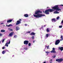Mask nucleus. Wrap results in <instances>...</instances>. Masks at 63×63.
<instances>
[{"instance_id":"obj_1","label":"nucleus","mask_w":63,"mask_h":63,"mask_svg":"<svg viewBox=\"0 0 63 63\" xmlns=\"http://www.w3.org/2000/svg\"><path fill=\"white\" fill-rule=\"evenodd\" d=\"M39 13H42V12L40 10L37 11L35 12V15H33V16L36 18H39V17H41L42 16H45V15L41 14H39Z\"/></svg>"},{"instance_id":"obj_2","label":"nucleus","mask_w":63,"mask_h":63,"mask_svg":"<svg viewBox=\"0 0 63 63\" xmlns=\"http://www.w3.org/2000/svg\"><path fill=\"white\" fill-rule=\"evenodd\" d=\"M53 9L56 10V11H61V9H59L58 5H55L52 8Z\"/></svg>"},{"instance_id":"obj_3","label":"nucleus","mask_w":63,"mask_h":63,"mask_svg":"<svg viewBox=\"0 0 63 63\" xmlns=\"http://www.w3.org/2000/svg\"><path fill=\"white\" fill-rule=\"evenodd\" d=\"M22 20L21 19H19V20H18L17 21L16 23V25H17L20 24L21 23V21Z\"/></svg>"},{"instance_id":"obj_4","label":"nucleus","mask_w":63,"mask_h":63,"mask_svg":"<svg viewBox=\"0 0 63 63\" xmlns=\"http://www.w3.org/2000/svg\"><path fill=\"white\" fill-rule=\"evenodd\" d=\"M63 59H56V61L57 62H58L59 63L63 61Z\"/></svg>"},{"instance_id":"obj_5","label":"nucleus","mask_w":63,"mask_h":63,"mask_svg":"<svg viewBox=\"0 0 63 63\" xmlns=\"http://www.w3.org/2000/svg\"><path fill=\"white\" fill-rule=\"evenodd\" d=\"M60 40H57L55 42V45H58L60 43Z\"/></svg>"},{"instance_id":"obj_6","label":"nucleus","mask_w":63,"mask_h":63,"mask_svg":"<svg viewBox=\"0 0 63 63\" xmlns=\"http://www.w3.org/2000/svg\"><path fill=\"white\" fill-rule=\"evenodd\" d=\"M29 43V41L27 40H25L24 42V45H27Z\"/></svg>"},{"instance_id":"obj_7","label":"nucleus","mask_w":63,"mask_h":63,"mask_svg":"<svg viewBox=\"0 0 63 63\" xmlns=\"http://www.w3.org/2000/svg\"><path fill=\"white\" fill-rule=\"evenodd\" d=\"M45 14H46V15H49V12L48 9L46 10L45 11Z\"/></svg>"},{"instance_id":"obj_8","label":"nucleus","mask_w":63,"mask_h":63,"mask_svg":"<svg viewBox=\"0 0 63 63\" xmlns=\"http://www.w3.org/2000/svg\"><path fill=\"white\" fill-rule=\"evenodd\" d=\"M51 53H56V52L55 51V48H53L52 50L51 51Z\"/></svg>"},{"instance_id":"obj_9","label":"nucleus","mask_w":63,"mask_h":63,"mask_svg":"<svg viewBox=\"0 0 63 63\" xmlns=\"http://www.w3.org/2000/svg\"><path fill=\"white\" fill-rule=\"evenodd\" d=\"M48 10L49 11V12H50V13L51 12H52L53 11H54L55 10L54 9H48Z\"/></svg>"},{"instance_id":"obj_10","label":"nucleus","mask_w":63,"mask_h":63,"mask_svg":"<svg viewBox=\"0 0 63 63\" xmlns=\"http://www.w3.org/2000/svg\"><path fill=\"white\" fill-rule=\"evenodd\" d=\"M51 21L53 22H56V20L55 19V18H53L52 19Z\"/></svg>"},{"instance_id":"obj_11","label":"nucleus","mask_w":63,"mask_h":63,"mask_svg":"<svg viewBox=\"0 0 63 63\" xmlns=\"http://www.w3.org/2000/svg\"><path fill=\"white\" fill-rule=\"evenodd\" d=\"M13 34H14V32H12L10 34H9V36L10 37H12Z\"/></svg>"},{"instance_id":"obj_12","label":"nucleus","mask_w":63,"mask_h":63,"mask_svg":"<svg viewBox=\"0 0 63 63\" xmlns=\"http://www.w3.org/2000/svg\"><path fill=\"white\" fill-rule=\"evenodd\" d=\"M12 21V20L10 19L7 21V23H10V22H11Z\"/></svg>"},{"instance_id":"obj_13","label":"nucleus","mask_w":63,"mask_h":63,"mask_svg":"<svg viewBox=\"0 0 63 63\" xmlns=\"http://www.w3.org/2000/svg\"><path fill=\"white\" fill-rule=\"evenodd\" d=\"M19 28L17 26L16 27V31H18V30H19Z\"/></svg>"},{"instance_id":"obj_14","label":"nucleus","mask_w":63,"mask_h":63,"mask_svg":"<svg viewBox=\"0 0 63 63\" xmlns=\"http://www.w3.org/2000/svg\"><path fill=\"white\" fill-rule=\"evenodd\" d=\"M30 35H32V36H34V35H35V33L34 32H32L30 34Z\"/></svg>"},{"instance_id":"obj_15","label":"nucleus","mask_w":63,"mask_h":63,"mask_svg":"<svg viewBox=\"0 0 63 63\" xmlns=\"http://www.w3.org/2000/svg\"><path fill=\"white\" fill-rule=\"evenodd\" d=\"M59 49H60L61 51H62V50H63V47H60Z\"/></svg>"},{"instance_id":"obj_16","label":"nucleus","mask_w":63,"mask_h":63,"mask_svg":"<svg viewBox=\"0 0 63 63\" xmlns=\"http://www.w3.org/2000/svg\"><path fill=\"white\" fill-rule=\"evenodd\" d=\"M24 16L25 17H28V15L27 14H24Z\"/></svg>"},{"instance_id":"obj_17","label":"nucleus","mask_w":63,"mask_h":63,"mask_svg":"<svg viewBox=\"0 0 63 63\" xmlns=\"http://www.w3.org/2000/svg\"><path fill=\"white\" fill-rule=\"evenodd\" d=\"M61 39H60V41H63V36L62 35L61 36Z\"/></svg>"},{"instance_id":"obj_18","label":"nucleus","mask_w":63,"mask_h":63,"mask_svg":"<svg viewBox=\"0 0 63 63\" xmlns=\"http://www.w3.org/2000/svg\"><path fill=\"white\" fill-rule=\"evenodd\" d=\"M54 14H59V12H57V11H54Z\"/></svg>"},{"instance_id":"obj_19","label":"nucleus","mask_w":63,"mask_h":63,"mask_svg":"<svg viewBox=\"0 0 63 63\" xmlns=\"http://www.w3.org/2000/svg\"><path fill=\"white\" fill-rule=\"evenodd\" d=\"M6 26H7V27H9V26H13V25H12V24H10L9 25H6Z\"/></svg>"},{"instance_id":"obj_20","label":"nucleus","mask_w":63,"mask_h":63,"mask_svg":"<svg viewBox=\"0 0 63 63\" xmlns=\"http://www.w3.org/2000/svg\"><path fill=\"white\" fill-rule=\"evenodd\" d=\"M6 52V51L5 50H3L2 51V54H5V53Z\"/></svg>"},{"instance_id":"obj_21","label":"nucleus","mask_w":63,"mask_h":63,"mask_svg":"<svg viewBox=\"0 0 63 63\" xmlns=\"http://www.w3.org/2000/svg\"><path fill=\"white\" fill-rule=\"evenodd\" d=\"M8 43H7L5 45V46H6L7 47H8Z\"/></svg>"},{"instance_id":"obj_22","label":"nucleus","mask_w":63,"mask_h":63,"mask_svg":"<svg viewBox=\"0 0 63 63\" xmlns=\"http://www.w3.org/2000/svg\"><path fill=\"white\" fill-rule=\"evenodd\" d=\"M5 30H1L0 31V32H5Z\"/></svg>"},{"instance_id":"obj_23","label":"nucleus","mask_w":63,"mask_h":63,"mask_svg":"<svg viewBox=\"0 0 63 63\" xmlns=\"http://www.w3.org/2000/svg\"><path fill=\"white\" fill-rule=\"evenodd\" d=\"M48 36H49V35H48V34H47L46 35V38H48Z\"/></svg>"},{"instance_id":"obj_24","label":"nucleus","mask_w":63,"mask_h":63,"mask_svg":"<svg viewBox=\"0 0 63 63\" xmlns=\"http://www.w3.org/2000/svg\"><path fill=\"white\" fill-rule=\"evenodd\" d=\"M8 29V30H10V31H13V29H10V28H9Z\"/></svg>"},{"instance_id":"obj_25","label":"nucleus","mask_w":63,"mask_h":63,"mask_svg":"<svg viewBox=\"0 0 63 63\" xmlns=\"http://www.w3.org/2000/svg\"><path fill=\"white\" fill-rule=\"evenodd\" d=\"M6 40L5 39H3V40H2V43H4V41H5V40Z\"/></svg>"},{"instance_id":"obj_26","label":"nucleus","mask_w":63,"mask_h":63,"mask_svg":"<svg viewBox=\"0 0 63 63\" xmlns=\"http://www.w3.org/2000/svg\"><path fill=\"white\" fill-rule=\"evenodd\" d=\"M17 37V35H15L14 37V38H16Z\"/></svg>"},{"instance_id":"obj_27","label":"nucleus","mask_w":63,"mask_h":63,"mask_svg":"<svg viewBox=\"0 0 63 63\" xmlns=\"http://www.w3.org/2000/svg\"><path fill=\"white\" fill-rule=\"evenodd\" d=\"M31 44L30 43H29L28 44V46L30 47L31 46Z\"/></svg>"},{"instance_id":"obj_28","label":"nucleus","mask_w":63,"mask_h":63,"mask_svg":"<svg viewBox=\"0 0 63 63\" xmlns=\"http://www.w3.org/2000/svg\"><path fill=\"white\" fill-rule=\"evenodd\" d=\"M47 32H49V30L48 28H47Z\"/></svg>"},{"instance_id":"obj_29","label":"nucleus","mask_w":63,"mask_h":63,"mask_svg":"<svg viewBox=\"0 0 63 63\" xmlns=\"http://www.w3.org/2000/svg\"><path fill=\"white\" fill-rule=\"evenodd\" d=\"M59 28H62V26L61 25V26H59Z\"/></svg>"},{"instance_id":"obj_30","label":"nucleus","mask_w":63,"mask_h":63,"mask_svg":"<svg viewBox=\"0 0 63 63\" xmlns=\"http://www.w3.org/2000/svg\"><path fill=\"white\" fill-rule=\"evenodd\" d=\"M56 18H57V19H58L59 18V16H58Z\"/></svg>"},{"instance_id":"obj_31","label":"nucleus","mask_w":63,"mask_h":63,"mask_svg":"<svg viewBox=\"0 0 63 63\" xmlns=\"http://www.w3.org/2000/svg\"><path fill=\"white\" fill-rule=\"evenodd\" d=\"M32 39H34V36H33L32 37Z\"/></svg>"},{"instance_id":"obj_32","label":"nucleus","mask_w":63,"mask_h":63,"mask_svg":"<svg viewBox=\"0 0 63 63\" xmlns=\"http://www.w3.org/2000/svg\"><path fill=\"white\" fill-rule=\"evenodd\" d=\"M2 35H3V34L0 33V36H2Z\"/></svg>"},{"instance_id":"obj_33","label":"nucleus","mask_w":63,"mask_h":63,"mask_svg":"<svg viewBox=\"0 0 63 63\" xmlns=\"http://www.w3.org/2000/svg\"><path fill=\"white\" fill-rule=\"evenodd\" d=\"M49 46H48L47 47V49H48L49 48H48V47H49Z\"/></svg>"},{"instance_id":"obj_34","label":"nucleus","mask_w":63,"mask_h":63,"mask_svg":"<svg viewBox=\"0 0 63 63\" xmlns=\"http://www.w3.org/2000/svg\"><path fill=\"white\" fill-rule=\"evenodd\" d=\"M24 49H26V50H27V48H26V47H25L24 48Z\"/></svg>"},{"instance_id":"obj_35","label":"nucleus","mask_w":63,"mask_h":63,"mask_svg":"<svg viewBox=\"0 0 63 63\" xmlns=\"http://www.w3.org/2000/svg\"><path fill=\"white\" fill-rule=\"evenodd\" d=\"M56 57V56H55V55L53 57V58H55Z\"/></svg>"},{"instance_id":"obj_36","label":"nucleus","mask_w":63,"mask_h":63,"mask_svg":"<svg viewBox=\"0 0 63 63\" xmlns=\"http://www.w3.org/2000/svg\"><path fill=\"white\" fill-rule=\"evenodd\" d=\"M2 49H5V47H2Z\"/></svg>"},{"instance_id":"obj_37","label":"nucleus","mask_w":63,"mask_h":63,"mask_svg":"<svg viewBox=\"0 0 63 63\" xmlns=\"http://www.w3.org/2000/svg\"><path fill=\"white\" fill-rule=\"evenodd\" d=\"M45 52L46 53H49V52H48L46 51V52Z\"/></svg>"},{"instance_id":"obj_38","label":"nucleus","mask_w":63,"mask_h":63,"mask_svg":"<svg viewBox=\"0 0 63 63\" xmlns=\"http://www.w3.org/2000/svg\"><path fill=\"white\" fill-rule=\"evenodd\" d=\"M6 51H7V52H9V50H6Z\"/></svg>"},{"instance_id":"obj_39","label":"nucleus","mask_w":63,"mask_h":63,"mask_svg":"<svg viewBox=\"0 0 63 63\" xmlns=\"http://www.w3.org/2000/svg\"><path fill=\"white\" fill-rule=\"evenodd\" d=\"M25 26H26L27 25V24H25Z\"/></svg>"},{"instance_id":"obj_40","label":"nucleus","mask_w":63,"mask_h":63,"mask_svg":"<svg viewBox=\"0 0 63 63\" xmlns=\"http://www.w3.org/2000/svg\"><path fill=\"white\" fill-rule=\"evenodd\" d=\"M61 23H62L63 24V20L62 21V22H61Z\"/></svg>"},{"instance_id":"obj_41","label":"nucleus","mask_w":63,"mask_h":63,"mask_svg":"<svg viewBox=\"0 0 63 63\" xmlns=\"http://www.w3.org/2000/svg\"><path fill=\"white\" fill-rule=\"evenodd\" d=\"M10 44V40L9 41L8 43V44Z\"/></svg>"},{"instance_id":"obj_42","label":"nucleus","mask_w":63,"mask_h":63,"mask_svg":"<svg viewBox=\"0 0 63 63\" xmlns=\"http://www.w3.org/2000/svg\"><path fill=\"white\" fill-rule=\"evenodd\" d=\"M27 33H30V32H27Z\"/></svg>"},{"instance_id":"obj_43","label":"nucleus","mask_w":63,"mask_h":63,"mask_svg":"<svg viewBox=\"0 0 63 63\" xmlns=\"http://www.w3.org/2000/svg\"><path fill=\"white\" fill-rule=\"evenodd\" d=\"M52 59H51L50 60V61H52Z\"/></svg>"},{"instance_id":"obj_44","label":"nucleus","mask_w":63,"mask_h":63,"mask_svg":"<svg viewBox=\"0 0 63 63\" xmlns=\"http://www.w3.org/2000/svg\"><path fill=\"white\" fill-rule=\"evenodd\" d=\"M52 63V62L51 61H50V63Z\"/></svg>"},{"instance_id":"obj_45","label":"nucleus","mask_w":63,"mask_h":63,"mask_svg":"<svg viewBox=\"0 0 63 63\" xmlns=\"http://www.w3.org/2000/svg\"><path fill=\"white\" fill-rule=\"evenodd\" d=\"M43 12L44 13H45V11H43Z\"/></svg>"},{"instance_id":"obj_46","label":"nucleus","mask_w":63,"mask_h":63,"mask_svg":"<svg viewBox=\"0 0 63 63\" xmlns=\"http://www.w3.org/2000/svg\"><path fill=\"white\" fill-rule=\"evenodd\" d=\"M35 42V41H33V43H34Z\"/></svg>"},{"instance_id":"obj_47","label":"nucleus","mask_w":63,"mask_h":63,"mask_svg":"<svg viewBox=\"0 0 63 63\" xmlns=\"http://www.w3.org/2000/svg\"><path fill=\"white\" fill-rule=\"evenodd\" d=\"M46 25H44V27H46Z\"/></svg>"},{"instance_id":"obj_48","label":"nucleus","mask_w":63,"mask_h":63,"mask_svg":"<svg viewBox=\"0 0 63 63\" xmlns=\"http://www.w3.org/2000/svg\"><path fill=\"white\" fill-rule=\"evenodd\" d=\"M61 6H63V5L62 4L61 5H60Z\"/></svg>"},{"instance_id":"obj_49","label":"nucleus","mask_w":63,"mask_h":63,"mask_svg":"<svg viewBox=\"0 0 63 63\" xmlns=\"http://www.w3.org/2000/svg\"><path fill=\"white\" fill-rule=\"evenodd\" d=\"M1 24H3V23H1Z\"/></svg>"},{"instance_id":"obj_50","label":"nucleus","mask_w":63,"mask_h":63,"mask_svg":"<svg viewBox=\"0 0 63 63\" xmlns=\"http://www.w3.org/2000/svg\"><path fill=\"white\" fill-rule=\"evenodd\" d=\"M46 47H47V46H45Z\"/></svg>"},{"instance_id":"obj_51","label":"nucleus","mask_w":63,"mask_h":63,"mask_svg":"<svg viewBox=\"0 0 63 63\" xmlns=\"http://www.w3.org/2000/svg\"><path fill=\"white\" fill-rule=\"evenodd\" d=\"M47 8H48V7H47Z\"/></svg>"}]
</instances>
